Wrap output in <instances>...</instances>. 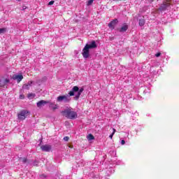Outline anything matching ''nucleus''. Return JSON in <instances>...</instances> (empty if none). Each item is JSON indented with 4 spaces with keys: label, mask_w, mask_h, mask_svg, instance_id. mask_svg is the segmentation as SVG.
Here are the masks:
<instances>
[{
    "label": "nucleus",
    "mask_w": 179,
    "mask_h": 179,
    "mask_svg": "<svg viewBox=\"0 0 179 179\" xmlns=\"http://www.w3.org/2000/svg\"><path fill=\"white\" fill-rule=\"evenodd\" d=\"M50 107L52 108V110H57V108H58V105L50 103Z\"/></svg>",
    "instance_id": "2eb2a0df"
},
{
    "label": "nucleus",
    "mask_w": 179,
    "mask_h": 179,
    "mask_svg": "<svg viewBox=\"0 0 179 179\" xmlns=\"http://www.w3.org/2000/svg\"><path fill=\"white\" fill-rule=\"evenodd\" d=\"M5 31H6V29L5 28L0 29V34H1L2 33H5Z\"/></svg>",
    "instance_id": "6ab92c4d"
},
{
    "label": "nucleus",
    "mask_w": 179,
    "mask_h": 179,
    "mask_svg": "<svg viewBox=\"0 0 179 179\" xmlns=\"http://www.w3.org/2000/svg\"><path fill=\"white\" fill-rule=\"evenodd\" d=\"M20 99H21V100H23L24 99V96L23 94H20Z\"/></svg>",
    "instance_id": "4be33fe9"
},
{
    "label": "nucleus",
    "mask_w": 179,
    "mask_h": 179,
    "mask_svg": "<svg viewBox=\"0 0 179 179\" xmlns=\"http://www.w3.org/2000/svg\"><path fill=\"white\" fill-rule=\"evenodd\" d=\"M113 1H115V0H113Z\"/></svg>",
    "instance_id": "bb28decb"
},
{
    "label": "nucleus",
    "mask_w": 179,
    "mask_h": 179,
    "mask_svg": "<svg viewBox=\"0 0 179 179\" xmlns=\"http://www.w3.org/2000/svg\"><path fill=\"white\" fill-rule=\"evenodd\" d=\"M27 7L26 6H24L23 7H22V10H24L25 9H27Z\"/></svg>",
    "instance_id": "a878e982"
},
{
    "label": "nucleus",
    "mask_w": 179,
    "mask_h": 179,
    "mask_svg": "<svg viewBox=\"0 0 179 179\" xmlns=\"http://www.w3.org/2000/svg\"><path fill=\"white\" fill-rule=\"evenodd\" d=\"M128 30V24H123L122 26L118 29V31H120V33H125V31H127Z\"/></svg>",
    "instance_id": "9d476101"
},
{
    "label": "nucleus",
    "mask_w": 179,
    "mask_h": 179,
    "mask_svg": "<svg viewBox=\"0 0 179 179\" xmlns=\"http://www.w3.org/2000/svg\"><path fill=\"white\" fill-rule=\"evenodd\" d=\"M160 55H162V53H160V52L155 54V57H157V58H159V57H160Z\"/></svg>",
    "instance_id": "412c9836"
},
{
    "label": "nucleus",
    "mask_w": 179,
    "mask_h": 179,
    "mask_svg": "<svg viewBox=\"0 0 179 179\" xmlns=\"http://www.w3.org/2000/svg\"><path fill=\"white\" fill-rule=\"evenodd\" d=\"M138 24L141 27L144 26L145 25V20L144 19L139 20Z\"/></svg>",
    "instance_id": "ddd939ff"
},
{
    "label": "nucleus",
    "mask_w": 179,
    "mask_h": 179,
    "mask_svg": "<svg viewBox=\"0 0 179 179\" xmlns=\"http://www.w3.org/2000/svg\"><path fill=\"white\" fill-rule=\"evenodd\" d=\"M116 131H117L115 130V129H113V132H112V134L109 136V138H110V139H113V137L114 136V134H115Z\"/></svg>",
    "instance_id": "dca6fc26"
},
{
    "label": "nucleus",
    "mask_w": 179,
    "mask_h": 179,
    "mask_svg": "<svg viewBox=\"0 0 179 179\" xmlns=\"http://www.w3.org/2000/svg\"><path fill=\"white\" fill-rule=\"evenodd\" d=\"M48 5H54V1H50L48 3Z\"/></svg>",
    "instance_id": "b1692460"
},
{
    "label": "nucleus",
    "mask_w": 179,
    "mask_h": 179,
    "mask_svg": "<svg viewBox=\"0 0 179 179\" xmlns=\"http://www.w3.org/2000/svg\"><path fill=\"white\" fill-rule=\"evenodd\" d=\"M22 162H23V163H26V162H27V159L26 158H24V159H22Z\"/></svg>",
    "instance_id": "393cba45"
},
{
    "label": "nucleus",
    "mask_w": 179,
    "mask_h": 179,
    "mask_svg": "<svg viewBox=\"0 0 179 179\" xmlns=\"http://www.w3.org/2000/svg\"><path fill=\"white\" fill-rule=\"evenodd\" d=\"M97 47V45L96 44V41H92L91 43L85 45L84 48L83 49V58H89L90 51L89 50L92 48H96Z\"/></svg>",
    "instance_id": "f03ea898"
},
{
    "label": "nucleus",
    "mask_w": 179,
    "mask_h": 179,
    "mask_svg": "<svg viewBox=\"0 0 179 179\" xmlns=\"http://www.w3.org/2000/svg\"><path fill=\"white\" fill-rule=\"evenodd\" d=\"M83 87L79 89V87L74 86L72 90L69 92V95H63L59 96L57 98V101L59 102L64 101V103H69L71 101V96H75V100H79V97H80V94L83 92Z\"/></svg>",
    "instance_id": "f257e3e1"
},
{
    "label": "nucleus",
    "mask_w": 179,
    "mask_h": 179,
    "mask_svg": "<svg viewBox=\"0 0 179 179\" xmlns=\"http://www.w3.org/2000/svg\"><path fill=\"white\" fill-rule=\"evenodd\" d=\"M13 80H17V82L19 83L22 82V80L23 79V76L15 74L13 76Z\"/></svg>",
    "instance_id": "6e6552de"
},
{
    "label": "nucleus",
    "mask_w": 179,
    "mask_h": 179,
    "mask_svg": "<svg viewBox=\"0 0 179 179\" xmlns=\"http://www.w3.org/2000/svg\"><path fill=\"white\" fill-rule=\"evenodd\" d=\"M64 141H65L66 142H68V141H69V137L65 136V137L64 138Z\"/></svg>",
    "instance_id": "aec40b11"
},
{
    "label": "nucleus",
    "mask_w": 179,
    "mask_h": 179,
    "mask_svg": "<svg viewBox=\"0 0 179 179\" xmlns=\"http://www.w3.org/2000/svg\"><path fill=\"white\" fill-rule=\"evenodd\" d=\"M34 97H36V94H28V99H34Z\"/></svg>",
    "instance_id": "f3484780"
},
{
    "label": "nucleus",
    "mask_w": 179,
    "mask_h": 179,
    "mask_svg": "<svg viewBox=\"0 0 179 179\" xmlns=\"http://www.w3.org/2000/svg\"><path fill=\"white\" fill-rule=\"evenodd\" d=\"M62 113L63 115L66 118H69V120H76V118H78V113L74 111L72 108L65 109L62 111Z\"/></svg>",
    "instance_id": "7ed1b4c3"
},
{
    "label": "nucleus",
    "mask_w": 179,
    "mask_h": 179,
    "mask_svg": "<svg viewBox=\"0 0 179 179\" xmlns=\"http://www.w3.org/2000/svg\"><path fill=\"white\" fill-rule=\"evenodd\" d=\"M87 138L88 139V141H93V139H94V136L92 134H89L87 136Z\"/></svg>",
    "instance_id": "4468645a"
},
{
    "label": "nucleus",
    "mask_w": 179,
    "mask_h": 179,
    "mask_svg": "<svg viewBox=\"0 0 179 179\" xmlns=\"http://www.w3.org/2000/svg\"><path fill=\"white\" fill-rule=\"evenodd\" d=\"M120 143L121 145H125V140H122Z\"/></svg>",
    "instance_id": "5701e85b"
},
{
    "label": "nucleus",
    "mask_w": 179,
    "mask_h": 179,
    "mask_svg": "<svg viewBox=\"0 0 179 179\" xmlns=\"http://www.w3.org/2000/svg\"><path fill=\"white\" fill-rule=\"evenodd\" d=\"M48 103H50V101L41 100L36 103V106H37L38 108H41V107H44V106L45 104H48Z\"/></svg>",
    "instance_id": "0eeeda50"
},
{
    "label": "nucleus",
    "mask_w": 179,
    "mask_h": 179,
    "mask_svg": "<svg viewBox=\"0 0 179 179\" xmlns=\"http://www.w3.org/2000/svg\"><path fill=\"white\" fill-rule=\"evenodd\" d=\"M9 83V79L8 78H1L0 80V86L1 87H3V86H6Z\"/></svg>",
    "instance_id": "1a4fd4ad"
},
{
    "label": "nucleus",
    "mask_w": 179,
    "mask_h": 179,
    "mask_svg": "<svg viewBox=\"0 0 179 179\" xmlns=\"http://www.w3.org/2000/svg\"><path fill=\"white\" fill-rule=\"evenodd\" d=\"M31 85H33V81H29L27 83V84H24L23 87L24 89H27V90H29L30 87H31Z\"/></svg>",
    "instance_id": "f8f14e48"
},
{
    "label": "nucleus",
    "mask_w": 179,
    "mask_h": 179,
    "mask_svg": "<svg viewBox=\"0 0 179 179\" xmlns=\"http://www.w3.org/2000/svg\"><path fill=\"white\" fill-rule=\"evenodd\" d=\"M118 23V20L117 19H115L113 21H111L109 24H108V27L109 29H110L111 30H114V29L115 28V25Z\"/></svg>",
    "instance_id": "423d86ee"
},
{
    "label": "nucleus",
    "mask_w": 179,
    "mask_h": 179,
    "mask_svg": "<svg viewBox=\"0 0 179 179\" xmlns=\"http://www.w3.org/2000/svg\"><path fill=\"white\" fill-rule=\"evenodd\" d=\"M41 149L43 152H50V150H51V145H42V146L41 147Z\"/></svg>",
    "instance_id": "9b49d317"
},
{
    "label": "nucleus",
    "mask_w": 179,
    "mask_h": 179,
    "mask_svg": "<svg viewBox=\"0 0 179 179\" xmlns=\"http://www.w3.org/2000/svg\"><path fill=\"white\" fill-rule=\"evenodd\" d=\"M169 7H170V3L165 2V3L160 5L159 8L158 9V10H159L160 12H163V11L169 9Z\"/></svg>",
    "instance_id": "39448f33"
},
{
    "label": "nucleus",
    "mask_w": 179,
    "mask_h": 179,
    "mask_svg": "<svg viewBox=\"0 0 179 179\" xmlns=\"http://www.w3.org/2000/svg\"><path fill=\"white\" fill-rule=\"evenodd\" d=\"M27 115H29V111L27 110H23L20 113H18V119L25 120Z\"/></svg>",
    "instance_id": "20e7f679"
},
{
    "label": "nucleus",
    "mask_w": 179,
    "mask_h": 179,
    "mask_svg": "<svg viewBox=\"0 0 179 179\" xmlns=\"http://www.w3.org/2000/svg\"><path fill=\"white\" fill-rule=\"evenodd\" d=\"M94 0H89L88 1H87V5L88 6H90V5H92V3H93V1H94Z\"/></svg>",
    "instance_id": "a211bd4d"
}]
</instances>
